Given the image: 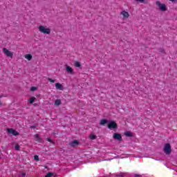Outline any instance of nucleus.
<instances>
[{"label":"nucleus","instance_id":"obj_10","mask_svg":"<svg viewBox=\"0 0 177 177\" xmlns=\"http://www.w3.org/2000/svg\"><path fill=\"white\" fill-rule=\"evenodd\" d=\"M35 142H37L38 143H43L44 140L41 137H39V134H35Z\"/></svg>","mask_w":177,"mask_h":177},{"label":"nucleus","instance_id":"obj_13","mask_svg":"<svg viewBox=\"0 0 177 177\" xmlns=\"http://www.w3.org/2000/svg\"><path fill=\"white\" fill-rule=\"evenodd\" d=\"M24 57L29 62H30V60L32 59V55L31 54H26V55H25Z\"/></svg>","mask_w":177,"mask_h":177},{"label":"nucleus","instance_id":"obj_27","mask_svg":"<svg viewBox=\"0 0 177 177\" xmlns=\"http://www.w3.org/2000/svg\"><path fill=\"white\" fill-rule=\"evenodd\" d=\"M36 127L35 125L30 126V129H35Z\"/></svg>","mask_w":177,"mask_h":177},{"label":"nucleus","instance_id":"obj_26","mask_svg":"<svg viewBox=\"0 0 177 177\" xmlns=\"http://www.w3.org/2000/svg\"><path fill=\"white\" fill-rule=\"evenodd\" d=\"M15 149L19 150V149H20V146L19 145H15Z\"/></svg>","mask_w":177,"mask_h":177},{"label":"nucleus","instance_id":"obj_4","mask_svg":"<svg viewBox=\"0 0 177 177\" xmlns=\"http://www.w3.org/2000/svg\"><path fill=\"white\" fill-rule=\"evenodd\" d=\"M156 5L162 12H165V10H167V6L165 4L161 3L160 1H156Z\"/></svg>","mask_w":177,"mask_h":177},{"label":"nucleus","instance_id":"obj_25","mask_svg":"<svg viewBox=\"0 0 177 177\" xmlns=\"http://www.w3.org/2000/svg\"><path fill=\"white\" fill-rule=\"evenodd\" d=\"M48 80L49 81V82H52L53 84L55 83V80L48 78Z\"/></svg>","mask_w":177,"mask_h":177},{"label":"nucleus","instance_id":"obj_22","mask_svg":"<svg viewBox=\"0 0 177 177\" xmlns=\"http://www.w3.org/2000/svg\"><path fill=\"white\" fill-rule=\"evenodd\" d=\"M34 160H35V161H39V156H38V155H35V156H34Z\"/></svg>","mask_w":177,"mask_h":177},{"label":"nucleus","instance_id":"obj_2","mask_svg":"<svg viewBox=\"0 0 177 177\" xmlns=\"http://www.w3.org/2000/svg\"><path fill=\"white\" fill-rule=\"evenodd\" d=\"M108 128L109 129H117V128H118V124H117V122L115 121H111L108 124Z\"/></svg>","mask_w":177,"mask_h":177},{"label":"nucleus","instance_id":"obj_3","mask_svg":"<svg viewBox=\"0 0 177 177\" xmlns=\"http://www.w3.org/2000/svg\"><path fill=\"white\" fill-rule=\"evenodd\" d=\"M163 150L165 154H169L170 153H171L172 149H171V145L169 143L165 144Z\"/></svg>","mask_w":177,"mask_h":177},{"label":"nucleus","instance_id":"obj_17","mask_svg":"<svg viewBox=\"0 0 177 177\" xmlns=\"http://www.w3.org/2000/svg\"><path fill=\"white\" fill-rule=\"evenodd\" d=\"M62 104V100L57 99L55 101V106H60Z\"/></svg>","mask_w":177,"mask_h":177},{"label":"nucleus","instance_id":"obj_12","mask_svg":"<svg viewBox=\"0 0 177 177\" xmlns=\"http://www.w3.org/2000/svg\"><path fill=\"white\" fill-rule=\"evenodd\" d=\"M55 88L56 89H59V91H63V86L60 83H56Z\"/></svg>","mask_w":177,"mask_h":177},{"label":"nucleus","instance_id":"obj_15","mask_svg":"<svg viewBox=\"0 0 177 177\" xmlns=\"http://www.w3.org/2000/svg\"><path fill=\"white\" fill-rule=\"evenodd\" d=\"M107 122H109V121H107V120L102 119L100 124V125H106V124H107Z\"/></svg>","mask_w":177,"mask_h":177},{"label":"nucleus","instance_id":"obj_24","mask_svg":"<svg viewBox=\"0 0 177 177\" xmlns=\"http://www.w3.org/2000/svg\"><path fill=\"white\" fill-rule=\"evenodd\" d=\"M146 0H136V2H140V3H144Z\"/></svg>","mask_w":177,"mask_h":177},{"label":"nucleus","instance_id":"obj_8","mask_svg":"<svg viewBox=\"0 0 177 177\" xmlns=\"http://www.w3.org/2000/svg\"><path fill=\"white\" fill-rule=\"evenodd\" d=\"M65 67H66V70L68 74H71V75H74V70L73 69V68H71L68 65H66Z\"/></svg>","mask_w":177,"mask_h":177},{"label":"nucleus","instance_id":"obj_16","mask_svg":"<svg viewBox=\"0 0 177 177\" xmlns=\"http://www.w3.org/2000/svg\"><path fill=\"white\" fill-rule=\"evenodd\" d=\"M124 135L127 136L128 138H132L133 135L131 131H126L124 132Z\"/></svg>","mask_w":177,"mask_h":177},{"label":"nucleus","instance_id":"obj_14","mask_svg":"<svg viewBox=\"0 0 177 177\" xmlns=\"http://www.w3.org/2000/svg\"><path fill=\"white\" fill-rule=\"evenodd\" d=\"M127 174L125 172H120L115 174V176H120V177H125L127 176Z\"/></svg>","mask_w":177,"mask_h":177},{"label":"nucleus","instance_id":"obj_28","mask_svg":"<svg viewBox=\"0 0 177 177\" xmlns=\"http://www.w3.org/2000/svg\"><path fill=\"white\" fill-rule=\"evenodd\" d=\"M134 176L135 177H142V176H140V174H135Z\"/></svg>","mask_w":177,"mask_h":177},{"label":"nucleus","instance_id":"obj_20","mask_svg":"<svg viewBox=\"0 0 177 177\" xmlns=\"http://www.w3.org/2000/svg\"><path fill=\"white\" fill-rule=\"evenodd\" d=\"M75 66L76 67H81V63L80 62H75Z\"/></svg>","mask_w":177,"mask_h":177},{"label":"nucleus","instance_id":"obj_30","mask_svg":"<svg viewBox=\"0 0 177 177\" xmlns=\"http://www.w3.org/2000/svg\"><path fill=\"white\" fill-rule=\"evenodd\" d=\"M169 1H170V2H176V1L177 0H169Z\"/></svg>","mask_w":177,"mask_h":177},{"label":"nucleus","instance_id":"obj_29","mask_svg":"<svg viewBox=\"0 0 177 177\" xmlns=\"http://www.w3.org/2000/svg\"><path fill=\"white\" fill-rule=\"evenodd\" d=\"M21 176H22V177L26 176V173H22Z\"/></svg>","mask_w":177,"mask_h":177},{"label":"nucleus","instance_id":"obj_9","mask_svg":"<svg viewBox=\"0 0 177 177\" xmlns=\"http://www.w3.org/2000/svg\"><path fill=\"white\" fill-rule=\"evenodd\" d=\"M120 15L122 16V19H128L129 17V12L122 10L120 12Z\"/></svg>","mask_w":177,"mask_h":177},{"label":"nucleus","instance_id":"obj_31","mask_svg":"<svg viewBox=\"0 0 177 177\" xmlns=\"http://www.w3.org/2000/svg\"><path fill=\"white\" fill-rule=\"evenodd\" d=\"M0 104H1V102H0Z\"/></svg>","mask_w":177,"mask_h":177},{"label":"nucleus","instance_id":"obj_21","mask_svg":"<svg viewBox=\"0 0 177 177\" xmlns=\"http://www.w3.org/2000/svg\"><path fill=\"white\" fill-rule=\"evenodd\" d=\"M47 142H50V143L55 145V142H53V140H52V138H47Z\"/></svg>","mask_w":177,"mask_h":177},{"label":"nucleus","instance_id":"obj_6","mask_svg":"<svg viewBox=\"0 0 177 177\" xmlns=\"http://www.w3.org/2000/svg\"><path fill=\"white\" fill-rule=\"evenodd\" d=\"M3 52L4 54H6L7 55L8 57H13V53H12L11 51H10L9 50H8L6 48H3Z\"/></svg>","mask_w":177,"mask_h":177},{"label":"nucleus","instance_id":"obj_23","mask_svg":"<svg viewBox=\"0 0 177 177\" xmlns=\"http://www.w3.org/2000/svg\"><path fill=\"white\" fill-rule=\"evenodd\" d=\"M30 91H32V92H34V91H37V87H35V86L31 87Z\"/></svg>","mask_w":177,"mask_h":177},{"label":"nucleus","instance_id":"obj_11","mask_svg":"<svg viewBox=\"0 0 177 177\" xmlns=\"http://www.w3.org/2000/svg\"><path fill=\"white\" fill-rule=\"evenodd\" d=\"M70 147H76V146H78V145H80V142H78V140H75L73 142H70Z\"/></svg>","mask_w":177,"mask_h":177},{"label":"nucleus","instance_id":"obj_1","mask_svg":"<svg viewBox=\"0 0 177 177\" xmlns=\"http://www.w3.org/2000/svg\"><path fill=\"white\" fill-rule=\"evenodd\" d=\"M38 30L39 32H41V34H46L47 35L50 34V28H48L47 26L40 25L38 27Z\"/></svg>","mask_w":177,"mask_h":177},{"label":"nucleus","instance_id":"obj_19","mask_svg":"<svg viewBox=\"0 0 177 177\" xmlns=\"http://www.w3.org/2000/svg\"><path fill=\"white\" fill-rule=\"evenodd\" d=\"M89 138L91 140H95V139H96V136L95 134H91Z\"/></svg>","mask_w":177,"mask_h":177},{"label":"nucleus","instance_id":"obj_5","mask_svg":"<svg viewBox=\"0 0 177 177\" xmlns=\"http://www.w3.org/2000/svg\"><path fill=\"white\" fill-rule=\"evenodd\" d=\"M113 139H115V140H118L119 142H122V136L121 134L118 133H114L113 135Z\"/></svg>","mask_w":177,"mask_h":177},{"label":"nucleus","instance_id":"obj_18","mask_svg":"<svg viewBox=\"0 0 177 177\" xmlns=\"http://www.w3.org/2000/svg\"><path fill=\"white\" fill-rule=\"evenodd\" d=\"M34 102H35V97H31L30 99L29 100V103H30V104H32Z\"/></svg>","mask_w":177,"mask_h":177},{"label":"nucleus","instance_id":"obj_7","mask_svg":"<svg viewBox=\"0 0 177 177\" xmlns=\"http://www.w3.org/2000/svg\"><path fill=\"white\" fill-rule=\"evenodd\" d=\"M7 132H8V133H11V135H13L14 136H18L19 135V132L13 129H8Z\"/></svg>","mask_w":177,"mask_h":177}]
</instances>
